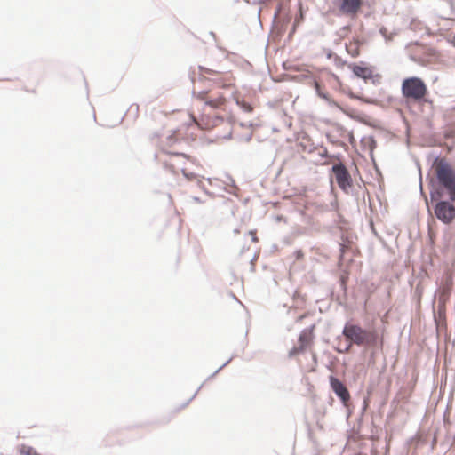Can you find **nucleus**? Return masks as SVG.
Returning a JSON list of instances; mask_svg holds the SVG:
<instances>
[{
    "label": "nucleus",
    "instance_id": "1",
    "mask_svg": "<svg viewBox=\"0 0 455 455\" xmlns=\"http://www.w3.org/2000/svg\"><path fill=\"white\" fill-rule=\"evenodd\" d=\"M342 333L347 339L357 346L372 347L377 344V331L363 329L357 324L347 323Z\"/></svg>",
    "mask_w": 455,
    "mask_h": 455
},
{
    "label": "nucleus",
    "instance_id": "2",
    "mask_svg": "<svg viewBox=\"0 0 455 455\" xmlns=\"http://www.w3.org/2000/svg\"><path fill=\"white\" fill-rule=\"evenodd\" d=\"M401 91L406 100L413 102L425 101L428 94L425 82L416 76L405 78L402 83Z\"/></svg>",
    "mask_w": 455,
    "mask_h": 455
},
{
    "label": "nucleus",
    "instance_id": "3",
    "mask_svg": "<svg viewBox=\"0 0 455 455\" xmlns=\"http://www.w3.org/2000/svg\"><path fill=\"white\" fill-rule=\"evenodd\" d=\"M434 169L438 181L448 190L450 198L455 201V173L451 166L441 159L435 162Z\"/></svg>",
    "mask_w": 455,
    "mask_h": 455
},
{
    "label": "nucleus",
    "instance_id": "4",
    "mask_svg": "<svg viewBox=\"0 0 455 455\" xmlns=\"http://www.w3.org/2000/svg\"><path fill=\"white\" fill-rule=\"evenodd\" d=\"M314 330L315 325L301 331L297 344L289 351V357H295L312 347L315 339Z\"/></svg>",
    "mask_w": 455,
    "mask_h": 455
},
{
    "label": "nucleus",
    "instance_id": "5",
    "mask_svg": "<svg viewBox=\"0 0 455 455\" xmlns=\"http://www.w3.org/2000/svg\"><path fill=\"white\" fill-rule=\"evenodd\" d=\"M349 68L352 69L353 73L365 82H371L374 84H380L382 76L380 74L376 73L373 67L366 66V65H357L351 64Z\"/></svg>",
    "mask_w": 455,
    "mask_h": 455
},
{
    "label": "nucleus",
    "instance_id": "6",
    "mask_svg": "<svg viewBox=\"0 0 455 455\" xmlns=\"http://www.w3.org/2000/svg\"><path fill=\"white\" fill-rule=\"evenodd\" d=\"M333 4L339 14L354 18L360 11L363 0H334Z\"/></svg>",
    "mask_w": 455,
    "mask_h": 455
},
{
    "label": "nucleus",
    "instance_id": "7",
    "mask_svg": "<svg viewBox=\"0 0 455 455\" xmlns=\"http://www.w3.org/2000/svg\"><path fill=\"white\" fill-rule=\"evenodd\" d=\"M436 218L445 224H450L455 219V207L447 201H441L435 207Z\"/></svg>",
    "mask_w": 455,
    "mask_h": 455
},
{
    "label": "nucleus",
    "instance_id": "8",
    "mask_svg": "<svg viewBox=\"0 0 455 455\" xmlns=\"http://www.w3.org/2000/svg\"><path fill=\"white\" fill-rule=\"evenodd\" d=\"M332 172L335 175L339 187L347 191L352 187V179L348 171L343 164H337L332 166Z\"/></svg>",
    "mask_w": 455,
    "mask_h": 455
},
{
    "label": "nucleus",
    "instance_id": "9",
    "mask_svg": "<svg viewBox=\"0 0 455 455\" xmlns=\"http://www.w3.org/2000/svg\"><path fill=\"white\" fill-rule=\"evenodd\" d=\"M223 120L218 116H203L199 120H196L194 116H191V123L188 124V128H197L199 130H211L215 126L220 124Z\"/></svg>",
    "mask_w": 455,
    "mask_h": 455
},
{
    "label": "nucleus",
    "instance_id": "10",
    "mask_svg": "<svg viewBox=\"0 0 455 455\" xmlns=\"http://www.w3.org/2000/svg\"><path fill=\"white\" fill-rule=\"evenodd\" d=\"M204 75L212 76V78H210L217 87L228 89L235 85V77L231 74L219 75L217 72H214L210 69H205Z\"/></svg>",
    "mask_w": 455,
    "mask_h": 455
},
{
    "label": "nucleus",
    "instance_id": "11",
    "mask_svg": "<svg viewBox=\"0 0 455 455\" xmlns=\"http://www.w3.org/2000/svg\"><path fill=\"white\" fill-rule=\"evenodd\" d=\"M196 97L214 108L222 107L226 102V99L222 95L215 96L212 92H199L196 93Z\"/></svg>",
    "mask_w": 455,
    "mask_h": 455
},
{
    "label": "nucleus",
    "instance_id": "12",
    "mask_svg": "<svg viewBox=\"0 0 455 455\" xmlns=\"http://www.w3.org/2000/svg\"><path fill=\"white\" fill-rule=\"evenodd\" d=\"M330 382L334 393L343 403H347L350 399V395L345 385L334 377H331Z\"/></svg>",
    "mask_w": 455,
    "mask_h": 455
},
{
    "label": "nucleus",
    "instance_id": "13",
    "mask_svg": "<svg viewBox=\"0 0 455 455\" xmlns=\"http://www.w3.org/2000/svg\"><path fill=\"white\" fill-rule=\"evenodd\" d=\"M453 282H452V275L451 273H447L443 278L442 286H441V293L439 299L442 301H446L451 294V291L452 289Z\"/></svg>",
    "mask_w": 455,
    "mask_h": 455
},
{
    "label": "nucleus",
    "instance_id": "14",
    "mask_svg": "<svg viewBox=\"0 0 455 455\" xmlns=\"http://www.w3.org/2000/svg\"><path fill=\"white\" fill-rule=\"evenodd\" d=\"M181 228V219L176 214L170 215L164 223V229L165 231L178 232Z\"/></svg>",
    "mask_w": 455,
    "mask_h": 455
},
{
    "label": "nucleus",
    "instance_id": "15",
    "mask_svg": "<svg viewBox=\"0 0 455 455\" xmlns=\"http://www.w3.org/2000/svg\"><path fill=\"white\" fill-rule=\"evenodd\" d=\"M20 455H42L34 447L22 444L19 448Z\"/></svg>",
    "mask_w": 455,
    "mask_h": 455
},
{
    "label": "nucleus",
    "instance_id": "16",
    "mask_svg": "<svg viewBox=\"0 0 455 455\" xmlns=\"http://www.w3.org/2000/svg\"><path fill=\"white\" fill-rule=\"evenodd\" d=\"M347 52L352 57L355 58L360 54L359 44L356 42H351L347 45Z\"/></svg>",
    "mask_w": 455,
    "mask_h": 455
},
{
    "label": "nucleus",
    "instance_id": "17",
    "mask_svg": "<svg viewBox=\"0 0 455 455\" xmlns=\"http://www.w3.org/2000/svg\"><path fill=\"white\" fill-rule=\"evenodd\" d=\"M234 99L235 100L237 105H239L244 111H246V112L252 111V107L249 103L239 100L237 92L234 93Z\"/></svg>",
    "mask_w": 455,
    "mask_h": 455
},
{
    "label": "nucleus",
    "instance_id": "18",
    "mask_svg": "<svg viewBox=\"0 0 455 455\" xmlns=\"http://www.w3.org/2000/svg\"><path fill=\"white\" fill-rule=\"evenodd\" d=\"M250 235H251L253 242H255V243L258 242V238L256 236V232L255 231H251Z\"/></svg>",
    "mask_w": 455,
    "mask_h": 455
},
{
    "label": "nucleus",
    "instance_id": "19",
    "mask_svg": "<svg viewBox=\"0 0 455 455\" xmlns=\"http://www.w3.org/2000/svg\"><path fill=\"white\" fill-rule=\"evenodd\" d=\"M183 174H184L188 179H189V180H193V179H195V178H196V175H195V174L191 173L190 175H188V174H187V173L185 172V171H183Z\"/></svg>",
    "mask_w": 455,
    "mask_h": 455
}]
</instances>
